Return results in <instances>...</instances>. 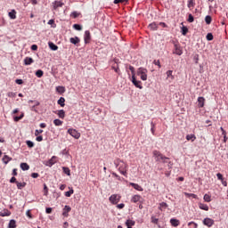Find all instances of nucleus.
<instances>
[{"instance_id": "nucleus-52", "label": "nucleus", "mask_w": 228, "mask_h": 228, "mask_svg": "<svg viewBox=\"0 0 228 228\" xmlns=\"http://www.w3.org/2000/svg\"><path fill=\"white\" fill-rule=\"evenodd\" d=\"M117 208H118V209H124V208H126V204L120 203V204L117 205Z\"/></svg>"}, {"instance_id": "nucleus-1", "label": "nucleus", "mask_w": 228, "mask_h": 228, "mask_svg": "<svg viewBox=\"0 0 228 228\" xmlns=\"http://www.w3.org/2000/svg\"><path fill=\"white\" fill-rule=\"evenodd\" d=\"M114 164L116 165V167L118 168V172L125 175V177H127V163L124 162V160H120V159H118Z\"/></svg>"}, {"instance_id": "nucleus-32", "label": "nucleus", "mask_w": 228, "mask_h": 228, "mask_svg": "<svg viewBox=\"0 0 228 228\" xmlns=\"http://www.w3.org/2000/svg\"><path fill=\"white\" fill-rule=\"evenodd\" d=\"M24 118V113H21L20 116L14 117V122H19V120H22Z\"/></svg>"}, {"instance_id": "nucleus-62", "label": "nucleus", "mask_w": 228, "mask_h": 228, "mask_svg": "<svg viewBox=\"0 0 228 228\" xmlns=\"http://www.w3.org/2000/svg\"><path fill=\"white\" fill-rule=\"evenodd\" d=\"M37 142H42V140H44V137H42V135H39L36 138Z\"/></svg>"}, {"instance_id": "nucleus-60", "label": "nucleus", "mask_w": 228, "mask_h": 228, "mask_svg": "<svg viewBox=\"0 0 228 228\" xmlns=\"http://www.w3.org/2000/svg\"><path fill=\"white\" fill-rule=\"evenodd\" d=\"M31 177H33V179H37L38 177V173H32Z\"/></svg>"}, {"instance_id": "nucleus-29", "label": "nucleus", "mask_w": 228, "mask_h": 228, "mask_svg": "<svg viewBox=\"0 0 228 228\" xmlns=\"http://www.w3.org/2000/svg\"><path fill=\"white\" fill-rule=\"evenodd\" d=\"M16 184H17V188L18 190H22V188H24L26 186V183H19V182H16Z\"/></svg>"}, {"instance_id": "nucleus-54", "label": "nucleus", "mask_w": 228, "mask_h": 228, "mask_svg": "<svg viewBox=\"0 0 228 228\" xmlns=\"http://www.w3.org/2000/svg\"><path fill=\"white\" fill-rule=\"evenodd\" d=\"M71 17H73V19H77V17H79V13H77V12H73L71 13Z\"/></svg>"}, {"instance_id": "nucleus-57", "label": "nucleus", "mask_w": 228, "mask_h": 228, "mask_svg": "<svg viewBox=\"0 0 228 228\" xmlns=\"http://www.w3.org/2000/svg\"><path fill=\"white\" fill-rule=\"evenodd\" d=\"M7 95H8V97H15L17 94L15 93H13V92H9L7 94Z\"/></svg>"}, {"instance_id": "nucleus-53", "label": "nucleus", "mask_w": 228, "mask_h": 228, "mask_svg": "<svg viewBox=\"0 0 228 228\" xmlns=\"http://www.w3.org/2000/svg\"><path fill=\"white\" fill-rule=\"evenodd\" d=\"M153 63L154 65H158L159 69H161V62L159 61V60L154 61Z\"/></svg>"}, {"instance_id": "nucleus-35", "label": "nucleus", "mask_w": 228, "mask_h": 228, "mask_svg": "<svg viewBox=\"0 0 228 228\" xmlns=\"http://www.w3.org/2000/svg\"><path fill=\"white\" fill-rule=\"evenodd\" d=\"M37 77H42L44 76V71L42 69H38L36 71Z\"/></svg>"}, {"instance_id": "nucleus-5", "label": "nucleus", "mask_w": 228, "mask_h": 228, "mask_svg": "<svg viewBox=\"0 0 228 228\" xmlns=\"http://www.w3.org/2000/svg\"><path fill=\"white\" fill-rule=\"evenodd\" d=\"M68 133H69V134H70V136H72L76 140H79V138H81V133L77 132V130H76L74 128H69L68 130Z\"/></svg>"}, {"instance_id": "nucleus-12", "label": "nucleus", "mask_w": 228, "mask_h": 228, "mask_svg": "<svg viewBox=\"0 0 228 228\" xmlns=\"http://www.w3.org/2000/svg\"><path fill=\"white\" fill-rule=\"evenodd\" d=\"M56 161H58V158L56 156H53V157H52L51 159L46 161L45 163V165H46V167H53V165H54V163H56Z\"/></svg>"}, {"instance_id": "nucleus-3", "label": "nucleus", "mask_w": 228, "mask_h": 228, "mask_svg": "<svg viewBox=\"0 0 228 228\" xmlns=\"http://www.w3.org/2000/svg\"><path fill=\"white\" fill-rule=\"evenodd\" d=\"M147 69L141 67L137 69V76H140L142 81H147Z\"/></svg>"}, {"instance_id": "nucleus-63", "label": "nucleus", "mask_w": 228, "mask_h": 228, "mask_svg": "<svg viewBox=\"0 0 228 228\" xmlns=\"http://www.w3.org/2000/svg\"><path fill=\"white\" fill-rule=\"evenodd\" d=\"M10 183H17V178H15V176H12V177L10 179Z\"/></svg>"}, {"instance_id": "nucleus-37", "label": "nucleus", "mask_w": 228, "mask_h": 228, "mask_svg": "<svg viewBox=\"0 0 228 228\" xmlns=\"http://www.w3.org/2000/svg\"><path fill=\"white\" fill-rule=\"evenodd\" d=\"M167 208H168V204H167L166 202H161L159 204V209H167Z\"/></svg>"}, {"instance_id": "nucleus-31", "label": "nucleus", "mask_w": 228, "mask_h": 228, "mask_svg": "<svg viewBox=\"0 0 228 228\" xmlns=\"http://www.w3.org/2000/svg\"><path fill=\"white\" fill-rule=\"evenodd\" d=\"M58 117H59V118H65V110H59Z\"/></svg>"}, {"instance_id": "nucleus-6", "label": "nucleus", "mask_w": 228, "mask_h": 228, "mask_svg": "<svg viewBox=\"0 0 228 228\" xmlns=\"http://www.w3.org/2000/svg\"><path fill=\"white\" fill-rule=\"evenodd\" d=\"M31 103H34V105H30L31 111H35L36 113H37L38 110H37V106H40V102L29 100L28 104H31Z\"/></svg>"}, {"instance_id": "nucleus-22", "label": "nucleus", "mask_w": 228, "mask_h": 228, "mask_svg": "<svg viewBox=\"0 0 228 228\" xmlns=\"http://www.w3.org/2000/svg\"><path fill=\"white\" fill-rule=\"evenodd\" d=\"M199 208H200V209H202L203 211H209V207L206 204L200 203Z\"/></svg>"}, {"instance_id": "nucleus-34", "label": "nucleus", "mask_w": 228, "mask_h": 228, "mask_svg": "<svg viewBox=\"0 0 228 228\" xmlns=\"http://www.w3.org/2000/svg\"><path fill=\"white\" fill-rule=\"evenodd\" d=\"M74 194V189H70L69 191L65 192V197H71Z\"/></svg>"}, {"instance_id": "nucleus-26", "label": "nucleus", "mask_w": 228, "mask_h": 228, "mask_svg": "<svg viewBox=\"0 0 228 228\" xmlns=\"http://www.w3.org/2000/svg\"><path fill=\"white\" fill-rule=\"evenodd\" d=\"M58 104H59L60 106H61V108L65 107V98L61 97V98L58 100Z\"/></svg>"}, {"instance_id": "nucleus-59", "label": "nucleus", "mask_w": 228, "mask_h": 228, "mask_svg": "<svg viewBox=\"0 0 228 228\" xmlns=\"http://www.w3.org/2000/svg\"><path fill=\"white\" fill-rule=\"evenodd\" d=\"M37 49H38V46L37 45H31V50L32 51H37Z\"/></svg>"}, {"instance_id": "nucleus-9", "label": "nucleus", "mask_w": 228, "mask_h": 228, "mask_svg": "<svg viewBox=\"0 0 228 228\" xmlns=\"http://www.w3.org/2000/svg\"><path fill=\"white\" fill-rule=\"evenodd\" d=\"M132 83L133 85H134V86H136V88H140V90L143 88V86H142V81L136 80V77H134V75L132 76Z\"/></svg>"}, {"instance_id": "nucleus-39", "label": "nucleus", "mask_w": 228, "mask_h": 228, "mask_svg": "<svg viewBox=\"0 0 228 228\" xmlns=\"http://www.w3.org/2000/svg\"><path fill=\"white\" fill-rule=\"evenodd\" d=\"M26 143L29 149H33V147H35V142L32 141H27Z\"/></svg>"}, {"instance_id": "nucleus-50", "label": "nucleus", "mask_w": 228, "mask_h": 228, "mask_svg": "<svg viewBox=\"0 0 228 228\" xmlns=\"http://www.w3.org/2000/svg\"><path fill=\"white\" fill-rule=\"evenodd\" d=\"M188 22H193L195 20V19L193 18V15L191 14H189V17H188Z\"/></svg>"}, {"instance_id": "nucleus-45", "label": "nucleus", "mask_w": 228, "mask_h": 228, "mask_svg": "<svg viewBox=\"0 0 228 228\" xmlns=\"http://www.w3.org/2000/svg\"><path fill=\"white\" fill-rule=\"evenodd\" d=\"M185 197H192L193 199H197V195L194 193L184 192Z\"/></svg>"}, {"instance_id": "nucleus-23", "label": "nucleus", "mask_w": 228, "mask_h": 228, "mask_svg": "<svg viewBox=\"0 0 228 228\" xmlns=\"http://www.w3.org/2000/svg\"><path fill=\"white\" fill-rule=\"evenodd\" d=\"M2 161H4V165H8V163L12 161V158L8 157V155H4V158L2 159Z\"/></svg>"}, {"instance_id": "nucleus-55", "label": "nucleus", "mask_w": 228, "mask_h": 228, "mask_svg": "<svg viewBox=\"0 0 228 228\" xmlns=\"http://www.w3.org/2000/svg\"><path fill=\"white\" fill-rule=\"evenodd\" d=\"M48 24H50L53 28H56V24H54V20H50L48 21Z\"/></svg>"}, {"instance_id": "nucleus-24", "label": "nucleus", "mask_w": 228, "mask_h": 228, "mask_svg": "<svg viewBox=\"0 0 228 228\" xmlns=\"http://www.w3.org/2000/svg\"><path fill=\"white\" fill-rule=\"evenodd\" d=\"M48 45L52 51H58V46L53 42H49Z\"/></svg>"}, {"instance_id": "nucleus-41", "label": "nucleus", "mask_w": 228, "mask_h": 228, "mask_svg": "<svg viewBox=\"0 0 228 228\" xmlns=\"http://www.w3.org/2000/svg\"><path fill=\"white\" fill-rule=\"evenodd\" d=\"M126 225L127 227H131V225H134V221H133V220H126Z\"/></svg>"}, {"instance_id": "nucleus-18", "label": "nucleus", "mask_w": 228, "mask_h": 228, "mask_svg": "<svg viewBox=\"0 0 228 228\" xmlns=\"http://www.w3.org/2000/svg\"><path fill=\"white\" fill-rule=\"evenodd\" d=\"M130 186H133V188H134V190H137V191H143V188L140 186L138 183H131Z\"/></svg>"}, {"instance_id": "nucleus-48", "label": "nucleus", "mask_w": 228, "mask_h": 228, "mask_svg": "<svg viewBox=\"0 0 228 228\" xmlns=\"http://www.w3.org/2000/svg\"><path fill=\"white\" fill-rule=\"evenodd\" d=\"M158 222H159V219L156 218L155 216L151 217V223L158 224Z\"/></svg>"}, {"instance_id": "nucleus-19", "label": "nucleus", "mask_w": 228, "mask_h": 228, "mask_svg": "<svg viewBox=\"0 0 228 228\" xmlns=\"http://www.w3.org/2000/svg\"><path fill=\"white\" fill-rule=\"evenodd\" d=\"M35 61L31 57H26L24 59V65H31Z\"/></svg>"}, {"instance_id": "nucleus-33", "label": "nucleus", "mask_w": 228, "mask_h": 228, "mask_svg": "<svg viewBox=\"0 0 228 228\" xmlns=\"http://www.w3.org/2000/svg\"><path fill=\"white\" fill-rule=\"evenodd\" d=\"M203 200L205 202H211V196L209 194H205Z\"/></svg>"}, {"instance_id": "nucleus-16", "label": "nucleus", "mask_w": 228, "mask_h": 228, "mask_svg": "<svg viewBox=\"0 0 228 228\" xmlns=\"http://www.w3.org/2000/svg\"><path fill=\"white\" fill-rule=\"evenodd\" d=\"M187 6L190 10L195 8V0H187Z\"/></svg>"}, {"instance_id": "nucleus-28", "label": "nucleus", "mask_w": 228, "mask_h": 228, "mask_svg": "<svg viewBox=\"0 0 228 228\" xmlns=\"http://www.w3.org/2000/svg\"><path fill=\"white\" fill-rule=\"evenodd\" d=\"M16 12L15 10H12V12H9V17L10 19H17V15H16Z\"/></svg>"}, {"instance_id": "nucleus-47", "label": "nucleus", "mask_w": 228, "mask_h": 228, "mask_svg": "<svg viewBox=\"0 0 228 228\" xmlns=\"http://www.w3.org/2000/svg\"><path fill=\"white\" fill-rule=\"evenodd\" d=\"M207 40H208V42H211V40H213V34L208 33L206 37Z\"/></svg>"}, {"instance_id": "nucleus-56", "label": "nucleus", "mask_w": 228, "mask_h": 228, "mask_svg": "<svg viewBox=\"0 0 228 228\" xmlns=\"http://www.w3.org/2000/svg\"><path fill=\"white\" fill-rule=\"evenodd\" d=\"M42 133H44V130H42V129L36 130V131H35V135H36V136H38V134H42Z\"/></svg>"}, {"instance_id": "nucleus-14", "label": "nucleus", "mask_w": 228, "mask_h": 228, "mask_svg": "<svg viewBox=\"0 0 228 228\" xmlns=\"http://www.w3.org/2000/svg\"><path fill=\"white\" fill-rule=\"evenodd\" d=\"M170 224L173 227H179V224H181V222L178 219L172 218L170 219Z\"/></svg>"}, {"instance_id": "nucleus-61", "label": "nucleus", "mask_w": 228, "mask_h": 228, "mask_svg": "<svg viewBox=\"0 0 228 228\" xmlns=\"http://www.w3.org/2000/svg\"><path fill=\"white\" fill-rule=\"evenodd\" d=\"M129 70H131L132 76H134V67L129 66Z\"/></svg>"}, {"instance_id": "nucleus-27", "label": "nucleus", "mask_w": 228, "mask_h": 228, "mask_svg": "<svg viewBox=\"0 0 228 228\" xmlns=\"http://www.w3.org/2000/svg\"><path fill=\"white\" fill-rule=\"evenodd\" d=\"M166 74H167V78L170 77V79H172V80L175 79L174 75H172V74H174L173 70H167Z\"/></svg>"}, {"instance_id": "nucleus-44", "label": "nucleus", "mask_w": 228, "mask_h": 228, "mask_svg": "<svg viewBox=\"0 0 228 228\" xmlns=\"http://www.w3.org/2000/svg\"><path fill=\"white\" fill-rule=\"evenodd\" d=\"M62 170L66 175H70V169L69 167H62Z\"/></svg>"}, {"instance_id": "nucleus-20", "label": "nucleus", "mask_w": 228, "mask_h": 228, "mask_svg": "<svg viewBox=\"0 0 228 228\" xmlns=\"http://www.w3.org/2000/svg\"><path fill=\"white\" fill-rule=\"evenodd\" d=\"M186 140L187 142H194L197 140V136H195V134H187Z\"/></svg>"}, {"instance_id": "nucleus-36", "label": "nucleus", "mask_w": 228, "mask_h": 228, "mask_svg": "<svg viewBox=\"0 0 228 228\" xmlns=\"http://www.w3.org/2000/svg\"><path fill=\"white\" fill-rule=\"evenodd\" d=\"M212 20H213V19L211 18V16L208 15V16L205 17L206 24H211Z\"/></svg>"}, {"instance_id": "nucleus-51", "label": "nucleus", "mask_w": 228, "mask_h": 228, "mask_svg": "<svg viewBox=\"0 0 228 228\" xmlns=\"http://www.w3.org/2000/svg\"><path fill=\"white\" fill-rule=\"evenodd\" d=\"M119 3H127V0H114V4H118Z\"/></svg>"}, {"instance_id": "nucleus-11", "label": "nucleus", "mask_w": 228, "mask_h": 228, "mask_svg": "<svg viewBox=\"0 0 228 228\" xmlns=\"http://www.w3.org/2000/svg\"><path fill=\"white\" fill-rule=\"evenodd\" d=\"M70 211H72V208H70V206H65L63 210H62V216L67 218L69 216V213H70Z\"/></svg>"}, {"instance_id": "nucleus-7", "label": "nucleus", "mask_w": 228, "mask_h": 228, "mask_svg": "<svg viewBox=\"0 0 228 228\" xmlns=\"http://www.w3.org/2000/svg\"><path fill=\"white\" fill-rule=\"evenodd\" d=\"M174 47L175 49L173 50V54H177V56H181V54H183V48H181V45L175 44Z\"/></svg>"}, {"instance_id": "nucleus-13", "label": "nucleus", "mask_w": 228, "mask_h": 228, "mask_svg": "<svg viewBox=\"0 0 228 228\" xmlns=\"http://www.w3.org/2000/svg\"><path fill=\"white\" fill-rule=\"evenodd\" d=\"M206 103V99L204 97L198 98V106L199 108H204V104Z\"/></svg>"}, {"instance_id": "nucleus-17", "label": "nucleus", "mask_w": 228, "mask_h": 228, "mask_svg": "<svg viewBox=\"0 0 228 228\" xmlns=\"http://www.w3.org/2000/svg\"><path fill=\"white\" fill-rule=\"evenodd\" d=\"M141 199H142V196L134 195L131 199V202H134V204H136V202H140Z\"/></svg>"}, {"instance_id": "nucleus-38", "label": "nucleus", "mask_w": 228, "mask_h": 228, "mask_svg": "<svg viewBox=\"0 0 228 228\" xmlns=\"http://www.w3.org/2000/svg\"><path fill=\"white\" fill-rule=\"evenodd\" d=\"M74 29H76L77 31H81V29H83V27L79 24H74L73 25Z\"/></svg>"}, {"instance_id": "nucleus-42", "label": "nucleus", "mask_w": 228, "mask_h": 228, "mask_svg": "<svg viewBox=\"0 0 228 228\" xmlns=\"http://www.w3.org/2000/svg\"><path fill=\"white\" fill-rule=\"evenodd\" d=\"M110 63H112L111 67H117V65H118V59H113V61Z\"/></svg>"}, {"instance_id": "nucleus-4", "label": "nucleus", "mask_w": 228, "mask_h": 228, "mask_svg": "<svg viewBox=\"0 0 228 228\" xmlns=\"http://www.w3.org/2000/svg\"><path fill=\"white\" fill-rule=\"evenodd\" d=\"M122 199V196H120L119 194H112L110 198V204H114L117 205L120 202V200Z\"/></svg>"}, {"instance_id": "nucleus-25", "label": "nucleus", "mask_w": 228, "mask_h": 228, "mask_svg": "<svg viewBox=\"0 0 228 228\" xmlns=\"http://www.w3.org/2000/svg\"><path fill=\"white\" fill-rule=\"evenodd\" d=\"M8 227L9 228H15V227H17V223L15 222V220L12 219L9 222Z\"/></svg>"}, {"instance_id": "nucleus-15", "label": "nucleus", "mask_w": 228, "mask_h": 228, "mask_svg": "<svg viewBox=\"0 0 228 228\" xmlns=\"http://www.w3.org/2000/svg\"><path fill=\"white\" fill-rule=\"evenodd\" d=\"M69 42H70V44L77 45V44H79V42H81V40L79 39V37H70Z\"/></svg>"}, {"instance_id": "nucleus-2", "label": "nucleus", "mask_w": 228, "mask_h": 228, "mask_svg": "<svg viewBox=\"0 0 228 228\" xmlns=\"http://www.w3.org/2000/svg\"><path fill=\"white\" fill-rule=\"evenodd\" d=\"M153 158L157 163H168V159L167 157H165L159 151L154 150L152 151Z\"/></svg>"}, {"instance_id": "nucleus-49", "label": "nucleus", "mask_w": 228, "mask_h": 228, "mask_svg": "<svg viewBox=\"0 0 228 228\" xmlns=\"http://www.w3.org/2000/svg\"><path fill=\"white\" fill-rule=\"evenodd\" d=\"M216 177L219 181H223L224 180V175L221 173H217L216 174Z\"/></svg>"}, {"instance_id": "nucleus-58", "label": "nucleus", "mask_w": 228, "mask_h": 228, "mask_svg": "<svg viewBox=\"0 0 228 228\" xmlns=\"http://www.w3.org/2000/svg\"><path fill=\"white\" fill-rule=\"evenodd\" d=\"M15 83H16V85H22V83H24V81L22 79H16Z\"/></svg>"}, {"instance_id": "nucleus-30", "label": "nucleus", "mask_w": 228, "mask_h": 228, "mask_svg": "<svg viewBox=\"0 0 228 228\" xmlns=\"http://www.w3.org/2000/svg\"><path fill=\"white\" fill-rule=\"evenodd\" d=\"M20 168H21V170H28V168H29V165H28V163H21L20 164Z\"/></svg>"}, {"instance_id": "nucleus-43", "label": "nucleus", "mask_w": 228, "mask_h": 228, "mask_svg": "<svg viewBox=\"0 0 228 228\" xmlns=\"http://www.w3.org/2000/svg\"><path fill=\"white\" fill-rule=\"evenodd\" d=\"M2 215H4V216H10L12 215V212L8 209H4V212H2Z\"/></svg>"}, {"instance_id": "nucleus-21", "label": "nucleus", "mask_w": 228, "mask_h": 228, "mask_svg": "<svg viewBox=\"0 0 228 228\" xmlns=\"http://www.w3.org/2000/svg\"><path fill=\"white\" fill-rule=\"evenodd\" d=\"M149 28H150L151 31H158V24H156V22L151 23V24L149 25Z\"/></svg>"}, {"instance_id": "nucleus-46", "label": "nucleus", "mask_w": 228, "mask_h": 228, "mask_svg": "<svg viewBox=\"0 0 228 228\" xmlns=\"http://www.w3.org/2000/svg\"><path fill=\"white\" fill-rule=\"evenodd\" d=\"M58 94H65V87L58 86Z\"/></svg>"}, {"instance_id": "nucleus-10", "label": "nucleus", "mask_w": 228, "mask_h": 228, "mask_svg": "<svg viewBox=\"0 0 228 228\" xmlns=\"http://www.w3.org/2000/svg\"><path fill=\"white\" fill-rule=\"evenodd\" d=\"M91 39H92V35L90 34V31L86 30L84 35L85 44H90Z\"/></svg>"}, {"instance_id": "nucleus-8", "label": "nucleus", "mask_w": 228, "mask_h": 228, "mask_svg": "<svg viewBox=\"0 0 228 228\" xmlns=\"http://www.w3.org/2000/svg\"><path fill=\"white\" fill-rule=\"evenodd\" d=\"M203 225H206L207 227H213V225H215V220L207 217L203 220Z\"/></svg>"}, {"instance_id": "nucleus-64", "label": "nucleus", "mask_w": 228, "mask_h": 228, "mask_svg": "<svg viewBox=\"0 0 228 228\" xmlns=\"http://www.w3.org/2000/svg\"><path fill=\"white\" fill-rule=\"evenodd\" d=\"M46 213H47V215L53 213V208H46Z\"/></svg>"}, {"instance_id": "nucleus-40", "label": "nucleus", "mask_w": 228, "mask_h": 228, "mask_svg": "<svg viewBox=\"0 0 228 228\" xmlns=\"http://www.w3.org/2000/svg\"><path fill=\"white\" fill-rule=\"evenodd\" d=\"M188 34V28L183 26L182 27V35L186 36Z\"/></svg>"}]
</instances>
